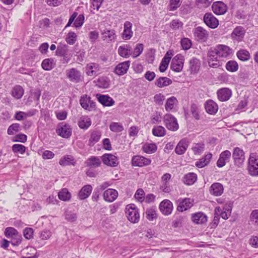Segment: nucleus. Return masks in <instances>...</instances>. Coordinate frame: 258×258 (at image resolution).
Wrapping results in <instances>:
<instances>
[{
    "label": "nucleus",
    "mask_w": 258,
    "mask_h": 258,
    "mask_svg": "<svg viewBox=\"0 0 258 258\" xmlns=\"http://www.w3.org/2000/svg\"><path fill=\"white\" fill-rule=\"evenodd\" d=\"M248 173L252 176H258V156L255 153L250 154L247 166Z\"/></svg>",
    "instance_id": "1"
},
{
    "label": "nucleus",
    "mask_w": 258,
    "mask_h": 258,
    "mask_svg": "<svg viewBox=\"0 0 258 258\" xmlns=\"http://www.w3.org/2000/svg\"><path fill=\"white\" fill-rule=\"evenodd\" d=\"M127 219L133 223H138L140 219L138 209L134 204H129L125 208Z\"/></svg>",
    "instance_id": "2"
},
{
    "label": "nucleus",
    "mask_w": 258,
    "mask_h": 258,
    "mask_svg": "<svg viewBox=\"0 0 258 258\" xmlns=\"http://www.w3.org/2000/svg\"><path fill=\"white\" fill-rule=\"evenodd\" d=\"M163 121L169 130L176 131L179 128L176 118L171 114H165L163 117Z\"/></svg>",
    "instance_id": "3"
},
{
    "label": "nucleus",
    "mask_w": 258,
    "mask_h": 258,
    "mask_svg": "<svg viewBox=\"0 0 258 258\" xmlns=\"http://www.w3.org/2000/svg\"><path fill=\"white\" fill-rule=\"evenodd\" d=\"M56 133L62 138L68 139L72 135V129L69 124L62 122L58 124Z\"/></svg>",
    "instance_id": "4"
},
{
    "label": "nucleus",
    "mask_w": 258,
    "mask_h": 258,
    "mask_svg": "<svg viewBox=\"0 0 258 258\" xmlns=\"http://www.w3.org/2000/svg\"><path fill=\"white\" fill-rule=\"evenodd\" d=\"M184 58L183 55L178 54L175 55L172 59L170 69L175 72H180L183 69Z\"/></svg>",
    "instance_id": "5"
},
{
    "label": "nucleus",
    "mask_w": 258,
    "mask_h": 258,
    "mask_svg": "<svg viewBox=\"0 0 258 258\" xmlns=\"http://www.w3.org/2000/svg\"><path fill=\"white\" fill-rule=\"evenodd\" d=\"M66 76L70 81L76 83H79L83 80L81 73L76 68L67 70Z\"/></svg>",
    "instance_id": "6"
},
{
    "label": "nucleus",
    "mask_w": 258,
    "mask_h": 258,
    "mask_svg": "<svg viewBox=\"0 0 258 258\" xmlns=\"http://www.w3.org/2000/svg\"><path fill=\"white\" fill-rule=\"evenodd\" d=\"M78 14L76 12L73 13L71 16L66 27L70 26L74 21H75L74 25L76 28H80L83 25L85 19L84 15L83 14H80L78 16Z\"/></svg>",
    "instance_id": "7"
},
{
    "label": "nucleus",
    "mask_w": 258,
    "mask_h": 258,
    "mask_svg": "<svg viewBox=\"0 0 258 258\" xmlns=\"http://www.w3.org/2000/svg\"><path fill=\"white\" fill-rule=\"evenodd\" d=\"M101 159L104 164L110 167H116L119 164L118 158L115 155L105 153L101 156Z\"/></svg>",
    "instance_id": "8"
},
{
    "label": "nucleus",
    "mask_w": 258,
    "mask_h": 258,
    "mask_svg": "<svg viewBox=\"0 0 258 258\" xmlns=\"http://www.w3.org/2000/svg\"><path fill=\"white\" fill-rule=\"evenodd\" d=\"M194 35L196 39L200 42H206L209 37V32L202 27L198 26L195 28Z\"/></svg>",
    "instance_id": "9"
},
{
    "label": "nucleus",
    "mask_w": 258,
    "mask_h": 258,
    "mask_svg": "<svg viewBox=\"0 0 258 258\" xmlns=\"http://www.w3.org/2000/svg\"><path fill=\"white\" fill-rule=\"evenodd\" d=\"M232 158L234 160V164L240 167L243 164L245 159L243 151L238 147L234 148Z\"/></svg>",
    "instance_id": "10"
},
{
    "label": "nucleus",
    "mask_w": 258,
    "mask_h": 258,
    "mask_svg": "<svg viewBox=\"0 0 258 258\" xmlns=\"http://www.w3.org/2000/svg\"><path fill=\"white\" fill-rule=\"evenodd\" d=\"M151 163V160L141 155H135L132 157V164L134 166L143 167Z\"/></svg>",
    "instance_id": "11"
},
{
    "label": "nucleus",
    "mask_w": 258,
    "mask_h": 258,
    "mask_svg": "<svg viewBox=\"0 0 258 258\" xmlns=\"http://www.w3.org/2000/svg\"><path fill=\"white\" fill-rule=\"evenodd\" d=\"M177 211L182 212L190 209L193 206V200L190 198H180L177 201Z\"/></svg>",
    "instance_id": "12"
},
{
    "label": "nucleus",
    "mask_w": 258,
    "mask_h": 258,
    "mask_svg": "<svg viewBox=\"0 0 258 258\" xmlns=\"http://www.w3.org/2000/svg\"><path fill=\"white\" fill-rule=\"evenodd\" d=\"M203 21L210 28L215 29L219 25L218 20L211 13H206L204 16Z\"/></svg>",
    "instance_id": "13"
},
{
    "label": "nucleus",
    "mask_w": 258,
    "mask_h": 258,
    "mask_svg": "<svg viewBox=\"0 0 258 258\" xmlns=\"http://www.w3.org/2000/svg\"><path fill=\"white\" fill-rule=\"evenodd\" d=\"M80 103L82 108L86 110L90 111L95 108V102L91 100V97L87 95H84L81 97Z\"/></svg>",
    "instance_id": "14"
},
{
    "label": "nucleus",
    "mask_w": 258,
    "mask_h": 258,
    "mask_svg": "<svg viewBox=\"0 0 258 258\" xmlns=\"http://www.w3.org/2000/svg\"><path fill=\"white\" fill-rule=\"evenodd\" d=\"M159 210L164 215H170L173 210V204L169 200H164L159 205Z\"/></svg>",
    "instance_id": "15"
},
{
    "label": "nucleus",
    "mask_w": 258,
    "mask_h": 258,
    "mask_svg": "<svg viewBox=\"0 0 258 258\" xmlns=\"http://www.w3.org/2000/svg\"><path fill=\"white\" fill-rule=\"evenodd\" d=\"M213 12L218 15L224 14L227 10V6L221 1L214 2L212 6Z\"/></svg>",
    "instance_id": "16"
},
{
    "label": "nucleus",
    "mask_w": 258,
    "mask_h": 258,
    "mask_svg": "<svg viewBox=\"0 0 258 258\" xmlns=\"http://www.w3.org/2000/svg\"><path fill=\"white\" fill-rule=\"evenodd\" d=\"M231 156V153L229 150H225L222 152L220 155L218 160L217 161V166L219 167L224 166L226 163L229 161Z\"/></svg>",
    "instance_id": "17"
},
{
    "label": "nucleus",
    "mask_w": 258,
    "mask_h": 258,
    "mask_svg": "<svg viewBox=\"0 0 258 258\" xmlns=\"http://www.w3.org/2000/svg\"><path fill=\"white\" fill-rule=\"evenodd\" d=\"M132 23L129 21H125L123 24V31L121 34V37L124 40H128L133 36V31L132 30Z\"/></svg>",
    "instance_id": "18"
},
{
    "label": "nucleus",
    "mask_w": 258,
    "mask_h": 258,
    "mask_svg": "<svg viewBox=\"0 0 258 258\" xmlns=\"http://www.w3.org/2000/svg\"><path fill=\"white\" fill-rule=\"evenodd\" d=\"M217 94L220 101H226L231 97L232 91L228 88H222L217 91Z\"/></svg>",
    "instance_id": "19"
},
{
    "label": "nucleus",
    "mask_w": 258,
    "mask_h": 258,
    "mask_svg": "<svg viewBox=\"0 0 258 258\" xmlns=\"http://www.w3.org/2000/svg\"><path fill=\"white\" fill-rule=\"evenodd\" d=\"M189 144V140L187 138L181 139L177 144L175 149V153L180 155L183 154L186 151Z\"/></svg>",
    "instance_id": "20"
},
{
    "label": "nucleus",
    "mask_w": 258,
    "mask_h": 258,
    "mask_svg": "<svg viewBox=\"0 0 258 258\" xmlns=\"http://www.w3.org/2000/svg\"><path fill=\"white\" fill-rule=\"evenodd\" d=\"M130 66V61H125L123 62L119 63L115 67L114 72L119 76H122L126 73Z\"/></svg>",
    "instance_id": "21"
},
{
    "label": "nucleus",
    "mask_w": 258,
    "mask_h": 258,
    "mask_svg": "<svg viewBox=\"0 0 258 258\" xmlns=\"http://www.w3.org/2000/svg\"><path fill=\"white\" fill-rule=\"evenodd\" d=\"M215 48L219 57H227L231 53V49L225 45H218Z\"/></svg>",
    "instance_id": "22"
},
{
    "label": "nucleus",
    "mask_w": 258,
    "mask_h": 258,
    "mask_svg": "<svg viewBox=\"0 0 258 258\" xmlns=\"http://www.w3.org/2000/svg\"><path fill=\"white\" fill-rule=\"evenodd\" d=\"M96 97L98 101L104 106H111L115 103L113 99L108 95L97 94Z\"/></svg>",
    "instance_id": "23"
},
{
    "label": "nucleus",
    "mask_w": 258,
    "mask_h": 258,
    "mask_svg": "<svg viewBox=\"0 0 258 258\" xmlns=\"http://www.w3.org/2000/svg\"><path fill=\"white\" fill-rule=\"evenodd\" d=\"M205 108L208 113L215 114L218 111V106L213 100L209 99L205 102Z\"/></svg>",
    "instance_id": "24"
},
{
    "label": "nucleus",
    "mask_w": 258,
    "mask_h": 258,
    "mask_svg": "<svg viewBox=\"0 0 258 258\" xmlns=\"http://www.w3.org/2000/svg\"><path fill=\"white\" fill-rule=\"evenodd\" d=\"M245 34V30L241 26H237L233 30L231 36L232 39L241 41Z\"/></svg>",
    "instance_id": "25"
},
{
    "label": "nucleus",
    "mask_w": 258,
    "mask_h": 258,
    "mask_svg": "<svg viewBox=\"0 0 258 258\" xmlns=\"http://www.w3.org/2000/svg\"><path fill=\"white\" fill-rule=\"evenodd\" d=\"M118 53L120 56L128 58L132 54V47L129 44L120 46L118 49Z\"/></svg>",
    "instance_id": "26"
},
{
    "label": "nucleus",
    "mask_w": 258,
    "mask_h": 258,
    "mask_svg": "<svg viewBox=\"0 0 258 258\" xmlns=\"http://www.w3.org/2000/svg\"><path fill=\"white\" fill-rule=\"evenodd\" d=\"M117 191L112 188H109L103 193L104 200L108 202H112L117 198Z\"/></svg>",
    "instance_id": "27"
},
{
    "label": "nucleus",
    "mask_w": 258,
    "mask_h": 258,
    "mask_svg": "<svg viewBox=\"0 0 258 258\" xmlns=\"http://www.w3.org/2000/svg\"><path fill=\"white\" fill-rule=\"evenodd\" d=\"M191 220L196 224H202L207 221V217L204 213L199 212L192 214Z\"/></svg>",
    "instance_id": "28"
},
{
    "label": "nucleus",
    "mask_w": 258,
    "mask_h": 258,
    "mask_svg": "<svg viewBox=\"0 0 258 258\" xmlns=\"http://www.w3.org/2000/svg\"><path fill=\"white\" fill-rule=\"evenodd\" d=\"M102 39L109 43L114 41L116 37L115 31L113 29H105L102 32Z\"/></svg>",
    "instance_id": "29"
},
{
    "label": "nucleus",
    "mask_w": 258,
    "mask_h": 258,
    "mask_svg": "<svg viewBox=\"0 0 258 258\" xmlns=\"http://www.w3.org/2000/svg\"><path fill=\"white\" fill-rule=\"evenodd\" d=\"M223 185L219 182L213 183L210 187V194L215 196H220L223 193Z\"/></svg>",
    "instance_id": "30"
},
{
    "label": "nucleus",
    "mask_w": 258,
    "mask_h": 258,
    "mask_svg": "<svg viewBox=\"0 0 258 258\" xmlns=\"http://www.w3.org/2000/svg\"><path fill=\"white\" fill-rule=\"evenodd\" d=\"M92 187L90 184H87L83 186L78 193V198L81 200L87 199L90 195L92 191Z\"/></svg>",
    "instance_id": "31"
},
{
    "label": "nucleus",
    "mask_w": 258,
    "mask_h": 258,
    "mask_svg": "<svg viewBox=\"0 0 258 258\" xmlns=\"http://www.w3.org/2000/svg\"><path fill=\"white\" fill-rule=\"evenodd\" d=\"M182 180L185 184L191 185L197 180V175L194 172L188 173L183 176Z\"/></svg>",
    "instance_id": "32"
},
{
    "label": "nucleus",
    "mask_w": 258,
    "mask_h": 258,
    "mask_svg": "<svg viewBox=\"0 0 258 258\" xmlns=\"http://www.w3.org/2000/svg\"><path fill=\"white\" fill-rule=\"evenodd\" d=\"M172 81L166 77H160L157 78L155 82V85L159 88H164L171 85Z\"/></svg>",
    "instance_id": "33"
},
{
    "label": "nucleus",
    "mask_w": 258,
    "mask_h": 258,
    "mask_svg": "<svg viewBox=\"0 0 258 258\" xmlns=\"http://www.w3.org/2000/svg\"><path fill=\"white\" fill-rule=\"evenodd\" d=\"M85 164L88 167L97 168L101 165V162L99 157L91 156L86 160Z\"/></svg>",
    "instance_id": "34"
},
{
    "label": "nucleus",
    "mask_w": 258,
    "mask_h": 258,
    "mask_svg": "<svg viewBox=\"0 0 258 258\" xmlns=\"http://www.w3.org/2000/svg\"><path fill=\"white\" fill-rule=\"evenodd\" d=\"M55 66V61L54 59L52 58H45L41 63L42 69L45 71H50L53 69Z\"/></svg>",
    "instance_id": "35"
},
{
    "label": "nucleus",
    "mask_w": 258,
    "mask_h": 258,
    "mask_svg": "<svg viewBox=\"0 0 258 258\" xmlns=\"http://www.w3.org/2000/svg\"><path fill=\"white\" fill-rule=\"evenodd\" d=\"M101 137V133L100 132L97 131H93L91 134L90 138L88 141V145L90 147L93 146L99 141Z\"/></svg>",
    "instance_id": "36"
},
{
    "label": "nucleus",
    "mask_w": 258,
    "mask_h": 258,
    "mask_svg": "<svg viewBox=\"0 0 258 258\" xmlns=\"http://www.w3.org/2000/svg\"><path fill=\"white\" fill-rule=\"evenodd\" d=\"M212 157V154L210 153L206 154L204 157H202L198 161L196 162V166L198 168L204 167L209 164Z\"/></svg>",
    "instance_id": "37"
},
{
    "label": "nucleus",
    "mask_w": 258,
    "mask_h": 258,
    "mask_svg": "<svg viewBox=\"0 0 258 258\" xmlns=\"http://www.w3.org/2000/svg\"><path fill=\"white\" fill-rule=\"evenodd\" d=\"M142 150L144 152L151 154L157 151V146L155 143H145L143 145Z\"/></svg>",
    "instance_id": "38"
},
{
    "label": "nucleus",
    "mask_w": 258,
    "mask_h": 258,
    "mask_svg": "<svg viewBox=\"0 0 258 258\" xmlns=\"http://www.w3.org/2000/svg\"><path fill=\"white\" fill-rule=\"evenodd\" d=\"M110 84V81L106 77H99L96 81V86L102 89H107L109 88Z\"/></svg>",
    "instance_id": "39"
},
{
    "label": "nucleus",
    "mask_w": 258,
    "mask_h": 258,
    "mask_svg": "<svg viewBox=\"0 0 258 258\" xmlns=\"http://www.w3.org/2000/svg\"><path fill=\"white\" fill-rule=\"evenodd\" d=\"M98 70V65L94 63L88 64L86 67V73L89 76H96Z\"/></svg>",
    "instance_id": "40"
},
{
    "label": "nucleus",
    "mask_w": 258,
    "mask_h": 258,
    "mask_svg": "<svg viewBox=\"0 0 258 258\" xmlns=\"http://www.w3.org/2000/svg\"><path fill=\"white\" fill-rule=\"evenodd\" d=\"M201 66L200 61L196 57H193L189 61V68L191 74H195L199 70Z\"/></svg>",
    "instance_id": "41"
},
{
    "label": "nucleus",
    "mask_w": 258,
    "mask_h": 258,
    "mask_svg": "<svg viewBox=\"0 0 258 258\" xmlns=\"http://www.w3.org/2000/svg\"><path fill=\"white\" fill-rule=\"evenodd\" d=\"M78 126L81 129L87 130L91 125V120L88 116H83L78 123Z\"/></svg>",
    "instance_id": "42"
},
{
    "label": "nucleus",
    "mask_w": 258,
    "mask_h": 258,
    "mask_svg": "<svg viewBox=\"0 0 258 258\" xmlns=\"http://www.w3.org/2000/svg\"><path fill=\"white\" fill-rule=\"evenodd\" d=\"M59 163L61 166H65L70 165H74L76 162L72 156L66 155L60 159Z\"/></svg>",
    "instance_id": "43"
},
{
    "label": "nucleus",
    "mask_w": 258,
    "mask_h": 258,
    "mask_svg": "<svg viewBox=\"0 0 258 258\" xmlns=\"http://www.w3.org/2000/svg\"><path fill=\"white\" fill-rule=\"evenodd\" d=\"M220 211L221 208L220 207H217L215 208L214 219L213 221L210 223V226L211 228H215L218 225L220 217L219 216Z\"/></svg>",
    "instance_id": "44"
},
{
    "label": "nucleus",
    "mask_w": 258,
    "mask_h": 258,
    "mask_svg": "<svg viewBox=\"0 0 258 258\" xmlns=\"http://www.w3.org/2000/svg\"><path fill=\"white\" fill-rule=\"evenodd\" d=\"M231 210L232 206L230 204L225 206L222 210L221 209V211L219 213L220 217L221 216L223 219H227L231 215Z\"/></svg>",
    "instance_id": "45"
},
{
    "label": "nucleus",
    "mask_w": 258,
    "mask_h": 258,
    "mask_svg": "<svg viewBox=\"0 0 258 258\" xmlns=\"http://www.w3.org/2000/svg\"><path fill=\"white\" fill-rule=\"evenodd\" d=\"M237 57L242 61H247L250 58V55L248 51L246 49H240L236 53Z\"/></svg>",
    "instance_id": "46"
},
{
    "label": "nucleus",
    "mask_w": 258,
    "mask_h": 258,
    "mask_svg": "<svg viewBox=\"0 0 258 258\" xmlns=\"http://www.w3.org/2000/svg\"><path fill=\"white\" fill-rule=\"evenodd\" d=\"M58 198L63 201H68L71 198V194L66 188H62L58 193Z\"/></svg>",
    "instance_id": "47"
},
{
    "label": "nucleus",
    "mask_w": 258,
    "mask_h": 258,
    "mask_svg": "<svg viewBox=\"0 0 258 258\" xmlns=\"http://www.w3.org/2000/svg\"><path fill=\"white\" fill-rule=\"evenodd\" d=\"M4 234L7 238H13L21 235L15 228L11 227L6 228Z\"/></svg>",
    "instance_id": "48"
},
{
    "label": "nucleus",
    "mask_w": 258,
    "mask_h": 258,
    "mask_svg": "<svg viewBox=\"0 0 258 258\" xmlns=\"http://www.w3.org/2000/svg\"><path fill=\"white\" fill-rule=\"evenodd\" d=\"M225 68L230 72H235L238 70V64L235 60H229L226 63Z\"/></svg>",
    "instance_id": "49"
},
{
    "label": "nucleus",
    "mask_w": 258,
    "mask_h": 258,
    "mask_svg": "<svg viewBox=\"0 0 258 258\" xmlns=\"http://www.w3.org/2000/svg\"><path fill=\"white\" fill-rule=\"evenodd\" d=\"M12 94L15 98L20 99L24 94V90L21 86H16L13 89Z\"/></svg>",
    "instance_id": "50"
},
{
    "label": "nucleus",
    "mask_w": 258,
    "mask_h": 258,
    "mask_svg": "<svg viewBox=\"0 0 258 258\" xmlns=\"http://www.w3.org/2000/svg\"><path fill=\"white\" fill-rule=\"evenodd\" d=\"M152 134L154 136L156 137H163L166 134V130L164 127L162 126H156L153 128Z\"/></svg>",
    "instance_id": "51"
},
{
    "label": "nucleus",
    "mask_w": 258,
    "mask_h": 258,
    "mask_svg": "<svg viewBox=\"0 0 258 258\" xmlns=\"http://www.w3.org/2000/svg\"><path fill=\"white\" fill-rule=\"evenodd\" d=\"M177 102V100L175 97H171L167 99L165 108L166 111H169L174 107V104Z\"/></svg>",
    "instance_id": "52"
},
{
    "label": "nucleus",
    "mask_w": 258,
    "mask_h": 258,
    "mask_svg": "<svg viewBox=\"0 0 258 258\" xmlns=\"http://www.w3.org/2000/svg\"><path fill=\"white\" fill-rule=\"evenodd\" d=\"M68 47V45L67 44H60L58 45L55 51V54L60 56L67 55V53L69 52Z\"/></svg>",
    "instance_id": "53"
},
{
    "label": "nucleus",
    "mask_w": 258,
    "mask_h": 258,
    "mask_svg": "<svg viewBox=\"0 0 258 258\" xmlns=\"http://www.w3.org/2000/svg\"><path fill=\"white\" fill-rule=\"evenodd\" d=\"M145 214L147 219L150 221H152L154 219H156L157 217V214L156 213L155 208L153 207L147 209L145 212Z\"/></svg>",
    "instance_id": "54"
},
{
    "label": "nucleus",
    "mask_w": 258,
    "mask_h": 258,
    "mask_svg": "<svg viewBox=\"0 0 258 258\" xmlns=\"http://www.w3.org/2000/svg\"><path fill=\"white\" fill-rule=\"evenodd\" d=\"M77 36L75 32L70 31L66 36V41L68 44L73 45L77 41Z\"/></svg>",
    "instance_id": "55"
},
{
    "label": "nucleus",
    "mask_w": 258,
    "mask_h": 258,
    "mask_svg": "<svg viewBox=\"0 0 258 258\" xmlns=\"http://www.w3.org/2000/svg\"><path fill=\"white\" fill-rule=\"evenodd\" d=\"M182 0H170L168 6L169 11H174L177 10L181 5Z\"/></svg>",
    "instance_id": "56"
},
{
    "label": "nucleus",
    "mask_w": 258,
    "mask_h": 258,
    "mask_svg": "<svg viewBox=\"0 0 258 258\" xmlns=\"http://www.w3.org/2000/svg\"><path fill=\"white\" fill-rule=\"evenodd\" d=\"M218 54L215 48H210L208 51V60H215V61H216V60H218Z\"/></svg>",
    "instance_id": "57"
},
{
    "label": "nucleus",
    "mask_w": 258,
    "mask_h": 258,
    "mask_svg": "<svg viewBox=\"0 0 258 258\" xmlns=\"http://www.w3.org/2000/svg\"><path fill=\"white\" fill-rule=\"evenodd\" d=\"M144 49V45L142 43H138L134 50H132V55L134 58L139 56L143 52Z\"/></svg>",
    "instance_id": "58"
},
{
    "label": "nucleus",
    "mask_w": 258,
    "mask_h": 258,
    "mask_svg": "<svg viewBox=\"0 0 258 258\" xmlns=\"http://www.w3.org/2000/svg\"><path fill=\"white\" fill-rule=\"evenodd\" d=\"M110 130L115 133L121 132L123 130V127L120 123L112 122L109 125Z\"/></svg>",
    "instance_id": "59"
},
{
    "label": "nucleus",
    "mask_w": 258,
    "mask_h": 258,
    "mask_svg": "<svg viewBox=\"0 0 258 258\" xmlns=\"http://www.w3.org/2000/svg\"><path fill=\"white\" fill-rule=\"evenodd\" d=\"M20 124L18 123H13L8 128L7 133L9 135H13L15 133L20 131Z\"/></svg>",
    "instance_id": "60"
},
{
    "label": "nucleus",
    "mask_w": 258,
    "mask_h": 258,
    "mask_svg": "<svg viewBox=\"0 0 258 258\" xmlns=\"http://www.w3.org/2000/svg\"><path fill=\"white\" fill-rule=\"evenodd\" d=\"M26 148L21 144H14L12 146V151L14 153H19L23 154L26 151Z\"/></svg>",
    "instance_id": "61"
},
{
    "label": "nucleus",
    "mask_w": 258,
    "mask_h": 258,
    "mask_svg": "<svg viewBox=\"0 0 258 258\" xmlns=\"http://www.w3.org/2000/svg\"><path fill=\"white\" fill-rule=\"evenodd\" d=\"M180 43L182 49L185 50H188L192 45L191 40L187 38H183L181 39Z\"/></svg>",
    "instance_id": "62"
},
{
    "label": "nucleus",
    "mask_w": 258,
    "mask_h": 258,
    "mask_svg": "<svg viewBox=\"0 0 258 258\" xmlns=\"http://www.w3.org/2000/svg\"><path fill=\"white\" fill-rule=\"evenodd\" d=\"M185 219V217L179 216L176 217L172 222V225L174 228L181 227Z\"/></svg>",
    "instance_id": "63"
},
{
    "label": "nucleus",
    "mask_w": 258,
    "mask_h": 258,
    "mask_svg": "<svg viewBox=\"0 0 258 258\" xmlns=\"http://www.w3.org/2000/svg\"><path fill=\"white\" fill-rule=\"evenodd\" d=\"M135 198L139 202H142L145 200V192L142 188H139L136 191Z\"/></svg>",
    "instance_id": "64"
}]
</instances>
